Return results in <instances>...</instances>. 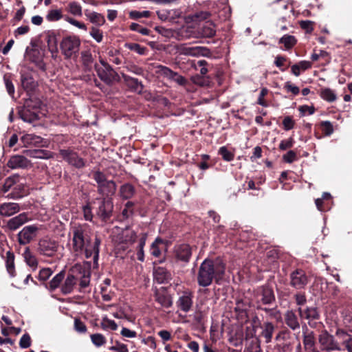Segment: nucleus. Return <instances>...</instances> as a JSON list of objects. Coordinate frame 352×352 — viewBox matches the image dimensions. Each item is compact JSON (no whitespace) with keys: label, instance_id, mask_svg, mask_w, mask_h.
Masks as SVG:
<instances>
[{"label":"nucleus","instance_id":"1","mask_svg":"<svg viewBox=\"0 0 352 352\" xmlns=\"http://www.w3.org/2000/svg\"><path fill=\"white\" fill-rule=\"evenodd\" d=\"M72 251L75 256L81 255L85 252L89 258L93 256L94 263L98 260L101 241L96 237L92 247L89 246L90 238L86 234L81 226H74L72 229Z\"/></svg>","mask_w":352,"mask_h":352},{"label":"nucleus","instance_id":"2","mask_svg":"<svg viewBox=\"0 0 352 352\" xmlns=\"http://www.w3.org/2000/svg\"><path fill=\"white\" fill-rule=\"evenodd\" d=\"M225 264L217 258L215 261L205 259L200 265L197 283L199 286L206 287L212 282L214 278H221L225 273Z\"/></svg>","mask_w":352,"mask_h":352},{"label":"nucleus","instance_id":"3","mask_svg":"<svg viewBox=\"0 0 352 352\" xmlns=\"http://www.w3.org/2000/svg\"><path fill=\"white\" fill-rule=\"evenodd\" d=\"M58 241L48 236H45L39 239L37 251L42 256L53 257L58 252Z\"/></svg>","mask_w":352,"mask_h":352},{"label":"nucleus","instance_id":"4","mask_svg":"<svg viewBox=\"0 0 352 352\" xmlns=\"http://www.w3.org/2000/svg\"><path fill=\"white\" fill-rule=\"evenodd\" d=\"M80 45V41L77 36H69L62 40L60 49L65 57L69 58L78 52Z\"/></svg>","mask_w":352,"mask_h":352},{"label":"nucleus","instance_id":"5","mask_svg":"<svg viewBox=\"0 0 352 352\" xmlns=\"http://www.w3.org/2000/svg\"><path fill=\"white\" fill-rule=\"evenodd\" d=\"M318 342L322 351L330 352L335 350H341L339 344L335 340L333 336L327 331L320 333L318 336Z\"/></svg>","mask_w":352,"mask_h":352},{"label":"nucleus","instance_id":"6","mask_svg":"<svg viewBox=\"0 0 352 352\" xmlns=\"http://www.w3.org/2000/svg\"><path fill=\"white\" fill-rule=\"evenodd\" d=\"M39 230V228L36 225H29L23 228L18 233V241L20 245H27L34 240Z\"/></svg>","mask_w":352,"mask_h":352},{"label":"nucleus","instance_id":"7","mask_svg":"<svg viewBox=\"0 0 352 352\" xmlns=\"http://www.w3.org/2000/svg\"><path fill=\"white\" fill-rule=\"evenodd\" d=\"M177 51L181 55L190 56H205L208 54V50L202 46H191L188 44H180L177 46Z\"/></svg>","mask_w":352,"mask_h":352},{"label":"nucleus","instance_id":"8","mask_svg":"<svg viewBox=\"0 0 352 352\" xmlns=\"http://www.w3.org/2000/svg\"><path fill=\"white\" fill-rule=\"evenodd\" d=\"M97 199L100 201V203L96 210V214L102 221H107L112 215L113 209L112 199L102 197Z\"/></svg>","mask_w":352,"mask_h":352},{"label":"nucleus","instance_id":"9","mask_svg":"<svg viewBox=\"0 0 352 352\" xmlns=\"http://www.w3.org/2000/svg\"><path fill=\"white\" fill-rule=\"evenodd\" d=\"M59 155L69 164L77 168H81L85 166V162L78 154L70 149H60Z\"/></svg>","mask_w":352,"mask_h":352},{"label":"nucleus","instance_id":"10","mask_svg":"<svg viewBox=\"0 0 352 352\" xmlns=\"http://www.w3.org/2000/svg\"><path fill=\"white\" fill-rule=\"evenodd\" d=\"M94 67L98 76L106 84L111 85L113 82L118 80V74L113 69L111 66L100 67L99 65L95 64Z\"/></svg>","mask_w":352,"mask_h":352},{"label":"nucleus","instance_id":"11","mask_svg":"<svg viewBox=\"0 0 352 352\" xmlns=\"http://www.w3.org/2000/svg\"><path fill=\"white\" fill-rule=\"evenodd\" d=\"M191 254V248L188 244L183 243L174 247L173 257L177 262L188 263Z\"/></svg>","mask_w":352,"mask_h":352},{"label":"nucleus","instance_id":"12","mask_svg":"<svg viewBox=\"0 0 352 352\" xmlns=\"http://www.w3.org/2000/svg\"><path fill=\"white\" fill-rule=\"evenodd\" d=\"M303 344L307 351L314 352L316 351V338L314 332L307 328L306 325L302 326Z\"/></svg>","mask_w":352,"mask_h":352},{"label":"nucleus","instance_id":"13","mask_svg":"<svg viewBox=\"0 0 352 352\" xmlns=\"http://www.w3.org/2000/svg\"><path fill=\"white\" fill-rule=\"evenodd\" d=\"M291 285L296 289H302L308 283V279L305 272L301 270H297L290 276Z\"/></svg>","mask_w":352,"mask_h":352},{"label":"nucleus","instance_id":"14","mask_svg":"<svg viewBox=\"0 0 352 352\" xmlns=\"http://www.w3.org/2000/svg\"><path fill=\"white\" fill-rule=\"evenodd\" d=\"M31 162L25 156L15 155L12 156L7 162V166L12 169L25 168L30 166Z\"/></svg>","mask_w":352,"mask_h":352},{"label":"nucleus","instance_id":"15","mask_svg":"<svg viewBox=\"0 0 352 352\" xmlns=\"http://www.w3.org/2000/svg\"><path fill=\"white\" fill-rule=\"evenodd\" d=\"M158 18L163 21L175 22V21L179 18L182 12L177 9L166 10L162 9L157 12Z\"/></svg>","mask_w":352,"mask_h":352},{"label":"nucleus","instance_id":"16","mask_svg":"<svg viewBox=\"0 0 352 352\" xmlns=\"http://www.w3.org/2000/svg\"><path fill=\"white\" fill-rule=\"evenodd\" d=\"M298 311L302 318L309 320V324L311 327H314V323H312V320H317L320 317L316 307H307L305 309L299 307Z\"/></svg>","mask_w":352,"mask_h":352},{"label":"nucleus","instance_id":"17","mask_svg":"<svg viewBox=\"0 0 352 352\" xmlns=\"http://www.w3.org/2000/svg\"><path fill=\"white\" fill-rule=\"evenodd\" d=\"M177 307L184 312H188L192 305V293L188 291L184 292L177 301Z\"/></svg>","mask_w":352,"mask_h":352},{"label":"nucleus","instance_id":"18","mask_svg":"<svg viewBox=\"0 0 352 352\" xmlns=\"http://www.w3.org/2000/svg\"><path fill=\"white\" fill-rule=\"evenodd\" d=\"M116 191V184L113 180H107L98 187V192L105 198H111Z\"/></svg>","mask_w":352,"mask_h":352},{"label":"nucleus","instance_id":"19","mask_svg":"<svg viewBox=\"0 0 352 352\" xmlns=\"http://www.w3.org/2000/svg\"><path fill=\"white\" fill-rule=\"evenodd\" d=\"M29 220L30 219L28 217V214L23 212L10 219L8 221L7 226L10 230H15L29 221Z\"/></svg>","mask_w":352,"mask_h":352},{"label":"nucleus","instance_id":"20","mask_svg":"<svg viewBox=\"0 0 352 352\" xmlns=\"http://www.w3.org/2000/svg\"><path fill=\"white\" fill-rule=\"evenodd\" d=\"M26 193L27 190L24 179L19 177V182L15 184L12 192L8 194L7 197L10 199H17L23 197Z\"/></svg>","mask_w":352,"mask_h":352},{"label":"nucleus","instance_id":"21","mask_svg":"<svg viewBox=\"0 0 352 352\" xmlns=\"http://www.w3.org/2000/svg\"><path fill=\"white\" fill-rule=\"evenodd\" d=\"M19 117L25 122L32 123L38 119V115L36 111H32L28 102L26 105L19 111Z\"/></svg>","mask_w":352,"mask_h":352},{"label":"nucleus","instance_id":"22","mask_svg":"<svg viewBox=\"0 0 352 352\" xmlns=\"http://www.w3.org/2000/svg\"><path fill=\"white\" fill-rule=\"evenodd\" d=\"M20 206L16 203H4L0 205V215L10 217L20 211Z\"/></svg>","mask_w":352,"mask_h":352},{"label":"nucleus","instance_id":"23","mask_svg":"<svg viewBox=\"0 0 352 352\" xmlns=\"http://www.w3.org/2000/svg\"><path fill=\"white\" fill-rule=\"evenodd\" d=\"M45 39L52 57L54 59L56 58L58 54V41L56 34L54 32H49L46 34Z\"/></svg>","mask_w":352,"mask_h":352},{"label":"nucleus","instance_id":"24","mask_svg":"<svg viewBox=\"0 0 352 352\" xmlns=\"http://www.w3.org/2000/svg\"><path fill=\"white\" fill-rule=\"evenodd\" d=\"M258 298L263 304H271L275 300L274 292L272 289L268 286L261 287Z\"/></svg>","mask_w":352,"mask_h":352},{"label":"nucleus","instance_id":"25","mask_svg":"<svg viewBox=\"0 0 352 352\" xmlns=\"http://www.w3.org/2000/svg\"><path fill=\"white\" fill-rule=\"evenodd\" d=\"M285 321L287 325L292 330L300 329L298 316L292 310H288L285 314Z\"/></svg>","mask_w":352,"mask_h":352},{"label":"nucleus","instance_id":"26","mask_svg":"<svg viewBox=\"0 0 352 352\" xmlns=\"http://www.w3.org/2000/svg\"><path fill=\"white\" fill-rule=\"evenodd\" d=\"M85 15L87 19L96 26H101L105 23L104 16L96 12L86 10L85 11Z\"/></svg>","mask_w":352,"mask_h":352},{"label":"nucleus","instance_id":"27","mask_svg":"<svg viewBox=\"0 0 352 352\" xmlns=\"http://www.w3.org/2000/svg\"><path fill=\"white\" fill-rule=\"evenodd\" d=\"M77 278L72 274H69L61 286V292L64 294H70L76 284Z\"/></svg>","mask_w":352,"mask_h":352},{"label":"nucleus","instance_id":"28","mask_svg":"<svg viewBox=\"0 0 352 352\" xmlns=\"http://www.w3.org/2000/svg\"><path fill=\"white\" fill-rule=\"evenodd\" d=\"M24 146H40L42 144L43 138L34 134H25L21 138Z\"/></svg>","mask_w":352,"mask_h":352},{"label":"nucleus","instance_id":"29","mask_svg":"<svg viewBox=\"0 0 352 352\" xmlns=\"http://www.w3.org/2000/svg\"><path fill=\"white\" fill-rule=\"evenodd\" d=\"M23 153L31 158L36 159H49L51 157V154L49 151L42 149H33L25 150Z\"/></svg>","mask_w":352,"mask_h":352},{"label":"nucleus","instance_id":"30","mask_svg":"<svg viewBox=\"0 0 352 352\" xmlns=\"http://www.w3.org/2000/svg\"><path fill=\"white\" fill-rule=\"evenodd\" d=\"M135 190L133 186L126 183L121 186L120 188V195L123 199H131L135 194Z\"/></svg>","mask_w":352,"mask_h":352},{"label":"nucleus","instance_id":"31","mask_svg":"<svg viewBox=\"0 0 352 352\" xmlns=\"http://www.w3.org/2000/svg\"><path fill=\"white\" fill-rule=\"evenodd\" d=\"M81 59L85 67V70L87 72H91L94 64V58L92 57L91 54L88 51H84L81 52Z\"/></svg>","mask_w":352,"mask_h":352},{"label":"nucleus","instance_id":"32","mask_svg":"<svg viewBox=\"0 0 352 352\" xmlns=\"http://www.w3.org/2000/svg\"><path fill=\"white\" fill-rule=\"evenodd\" d=\"M154 277L159 283H164L170 278V274L165 269L158 267L154 272Z\"/></svg>","mask_w":352,"mask_h":352},{"label":"nucleus","instance_id":"33","mask_svg":"<svg viewBox=\"0 0 352 352\" xmlns=\"http://www.w3.org/2000/svg\"><path fill=\"white\" fill-rule=\"evenodd\" d=\"M274 331V326L270 322H265L263 326L262 336L265 338V342L269 343L272 340V335Z\"/></svg>","mask_w":352,"mask_h":352},{"label":"nucleus","instance_id":"34","mask_svg":"<svg viewBox=\"0 0 352 352\" xmlns=\"http://www.w3.org/2000/svg\"><path fill=\"white\" fill-rule=\"evenodd\" d=\"M124 81L135 91L141 92L143 89L142 84L138 79L123 75Z\"/></svg>","mask_w":352,"mask_h":352},{"label":"nucleus","instance_id":"35","mask_svg":"<svg viewBox=\"0 0 352 352\" xmlns=\"http://www.w3.org/2000/svg\"><path fill=\"white\" fill-rule=\"evenodd\" d=\"M21 81L23 88L28 91H32L36 87L34 79L29 75L21 74Z\"/></svg>","mask_w":352,"mask_h":352},{"label":"nucleus","instance_id":"36","mask_svg":"<svg viewBox=\"0 0 352 352\" xmlns=\"http://www.w3.org/2000/svg\"><path fill=\"white\" fill-rule=\"evenodd\" d=\"M214 25L211 22H206L200 31V33L203 37H212L215 34Z\"/></svg>","mask_w":352,"mask_h":352},{"label":"nucleus","instance_id":"37","mask_svg":"<svg viewBox=\"0 0 352 352\" xmlns=\"http://www.w3.org/2000/svg\"><path fill=\"white\" fill-rule=\"evenodd\" d=\"M18 182H19V176L18 175H14L9 177L5 181L1 190L3 193L8 192L10 189L13 188L15 184H16Z\"/></svg>","mask_w":352,"mask_h":352},{"label":"nucleus","instance_id":"38","mask_svg":"<svg viewBox=\"0 0 352 352\" xmlns=\"http://www.w3.org/2000/svg\"><path fill=\"white\" fill-rule=\"evenodd\" d=\"M18 182H19V176L18 175H14L9 177L5 181L1 190L3 193L8 192L10 189L13 188L15 184H16Z\"/></svg>","mask_w":352,"mask_h":352},{"label":"nucleus","instance_id":"39","mask_svg":"<svg viewBox=\"0 0 352 352\" xmlns=\"http://www.w3.org/2000/svg\"><path fill=\"white\" fill-rule=\"evenodd\" d=\"M18 182H19V176L18 175H14L9 177L5 181L1 190L3 193L8 192L10 189L13 188L15 184H16Z\"/></svg>","mask_w":352,"mask_h":352},{"label":"nucleus","instance_id":"40","mask_svg":"<svg viewBox=\"0 0 352 352\" xmlns=\"http://www.w3.org/2000/svg\"><path fill=\"white\" fill-rule=\"evenodd\" d=\"M155 300L164 307H170L173 304L170 298L168 295L159 292L155 293Z\"/></svg>","mask_w":352,"mask_h":352},{"label":"nucleus","instance_id":"41","mask_svg":"<svg viewBox=\"0 0 352 352\" xmlns=\"http://www.w3.org/2000/svg\"><path fill=\"white\" fill-rule=\"evenodd\" d=\"M260 325L259 320L257 316L253 318L251 324L246 327L245 337L253 338L256 335V329Z\"/></svg>","mask_w":352,"mask_h":352},{"label":"nucleus","instance_id":"42","mask_svg":"<svg viewBox=\"0 0 352 352\" xmlns=\"http://www.w3.org/2000/svg\"><path fill=\"white\" fill-rule=\"evenodd\" d=\"M67 10L68 12L74 16H81L82 14V7L76 1H72L69 3L67 7Z\"/></svg>","mask_w":352,"mask_h":352},{"label":"nucleus","instance_id":"43","mask_svg":"<svg viewBox=\"0 0 352 352\" xmlns=\"http://www.w3.org/2000/svg\"><path fill=\"white\" fill-rule=\"evenodd\" d=\"M164 241L160 238H157L151 244L150 248V253L152 256L158 258L161 255V250L160 245L163 244Z\"/></svg>","mask_w":352,"mask_h":352},{"label":"nucleus","instance_id":"44","mask_svg":"<svg viewBox=\"0 0 352 352\" xmlns=\"http://www.w3.org/2000/svg\"><path fill=\"white\" fill-rule=\"evenodd\" d=\"M65 277V272L63 270L58 273L50 282V287L54 290L60 286V283Z\"/></svg>","mask_w":352,"mask_h":352},{"label":"nucleus","instance_id":"45","mask_svg":"<svg viewBox=\"0 0 352 352\" xmlns=\"http://www.w3.org/2000/svg\"><path fill=\"white\" fill-rule=\"evenodd\" d=\"M23 256L27 264L31 267H36L38 262L34 256L30 252V248L27 247L23 253Z\"/></svg>","mask_w":352,"mask_h":352},{"label":"nucleus","instance_id":"46","mask_svg":"<svg viewBox=\"0 0 352 352\" xmlns=\"http://www.w3.org/2000/svg\"><path fill=\"white\" fill-rule=\"evenodd\" d=\"M219 155H220L223 160L226 162H230L233 160L234 157V153L230 151L228 148L225 146H221L218 151Z\"/></svg>","mask_w":352,"mask_h":352},{"label":"nucleus","instance_id":"47","mask_svg":"<svg viewBox=\"0 0 352 352\" xmlns=\"http://www.w3.org/2000/svg\"><path fill=\"white\" fill-rule=\"evenodd\" d=\"M320 96L328 102H333L336 100V95L335 92L329 88L322 89Z\"/></svg>","mask_w":352,"mask_h":352},{"label":"nucleus","instance_id":"48","mask_svg":"<svg viewBox=\"0 0 352 352\" xmlns=\"http://www.w3.org/2000/svg\"><path fill=\"white\" fill-rule=\"evenodd\" d=\"M63 17L62 12L60 10H50L47 15L46 19L48 21H56Z\"/></svg>","mask_w":352,"mask_h":352},{"label":"nucleus","instance_id":"49","mask_svg":"<svg viewBox=\"0 0 352 352\" xmlns=\"http://www.w3.org/2000/svg\"><path fill=\"white\" fill-rule=\"evenodd\" d=\"M280 43L284 44L287 49H289L296 43V39L294 36L285 35L280 39Z\"/></svg>","mask_w":352,"mask_h":352},{"label":"nucleus","instance_id":"50","mask_svg":"<svg viewBox=\"0 0 352 352\" xmlns=\"http://www.w3.org/2000/svg\"><path fill=\"white\" fill-rule=\"evenodd\" d=\"M125 47L129 50L137 52L140 55L144 54L146 51V47H142L140 45L135 43H126Z\"/></svg>","mask_w":352,"mask_h":352},{"label":"nucleus","instance_id":"51","mask_svg":"<svg viewBox=\"0 0 352 352\" xmlns=\"http://www.w3.org/2000/svg\"><path fill=\"white\" fill-rule=\"evenodd\" d=\"M89 34L98 43H101L103 39V33L97 27H91Z\"/></svg>","mask_w":352,"mask_h":352},{"label":"nucleus","instance_id":"52","mask_svg":"<svg viewBox=\"0 0 352 352\" xmlns=\"http://www.w3.org/2000/svg\"><path fill=\"white\" fill-rule=\"evenodd\" d=\"M3 80H4L5 86H6L8 94L12 98H14L15 89H14V86L12 80H10L9 76L4 75Z\"/></svg>","mask_w":352,"mask_h":352},{"label":"nucleus","instance_id":"53","mask_svg":"<svg viewBox=\"0 0 352 352\" xmlns=\"http://www.w3.org/2000/svg\"><path fill=\"white\" fill-rule=\"evenodd\" d=\"M191 80L193 83L201 87H207L210 83L208 77H204L199 75L192 76Z\"/></svg>","mask_w":352,"mask_h":352},{"label":"nucleus","instance_id":"54","mask_svg":"<svg viewBox=\"0 0 352 352\" xmlns=\"http://www.w3.org/2000/svg\"><path fill=\"white\" fill-rule=\"evenodd\" d=\"M135 204L132 201H128L125 204V207L122 211V216L123 219H128L133 214V206Z\"/></svg>","mask_w":352,"mask_h":352},{"label":"nucleus","instance_id":"55","mask_svg":"<svg viewBox=\"0 0 352 352\" xmlns=\"http://www.w3.org/2000/svg\"><path fill=\"white\" fill-rule=\"evenodd\" d=\"M91 340L93 344L97 347L102 346L106 342L104 336L100 333L91 335Z\"/></svg>","mask_w":352,"mask_h":352},{"label":"nucleus","instance_id":"56","mask_svg":"<svg viewBox=\"0 0 352 352\" xmlns=\"http://www.w3.org/2000/svg\"><path fill=\"white\" fill-rule=\"evenodd\" d=\"M340 335L342 337V343L348 352H352V337L344 332H342Z\"/></svg>","mask_w":352,"mask_h":352},{"label":"nucleus","instance_id":"57","mask_svg":"<svg viewBox=\"0 0 352 352\" xmlns=\"http://www.w3.org/2000/svg\"><path fill=\"white\" fill-rule=\"evenodd\" d=\"M101 325L103 329H111V330H116L118 325L114 320H110L107 317L102 318Z\"/></svg>","mask_w":352,"mask_h":352},{"label":"nucleus","instance_id":"58","mask_svg":"<svg viewBox=\"0 0 352 352\" xmlns=\"http://www.w3.org/2000/svg\"><path fill=\"white\" fill-rule=\"evenodd\" d=\"M151 15V12L148 10L144 11H137L133 10L129 13V16L131 19H138L140 18H148Z\"/></svg>","mask_w":352,"mask_h":352},{"label":"nucleus","instance_id":"59","mask_svg":"<svg viewBox=\"0 0 352 352\" xmlns=\"http://www.w3.org/2000/svg\"><path fill=\"white\" fill-rule=\"evenodd\" d=\"M159 72L162 76L166 78L168 80H171L173 76H174L175 72H173L167 67L160 65L159 67Z\"/></svg>","mask_w":352,"mask_h":352},{"label":"nucleus","instance_id":"60","mask_svg":"<svg viewBox=\"0 0 352 352\" xmlns=\"http://www.w3.org/2000/svg\"><path fill=\"white\" fill-rule=\"evenodd\" d=\"M65 20L69 24L73 25L74 26L79 29L83 30L84 31H87V26L84 23L78 21L73 18H71L69 16H65Z\"/></svg>","mask_w":352,"mask_h":352},{"label":"nucleus","instance_id":"61","mask_svg":"<svg viewBox=\"0 0 352 352\" xmlns=\"http://www.w3.org/2000/svg\"><path fill=\"white\" fill-rule=\"evenodd\" d=\"M93 178L96 182L98 187L107 181L104 174L100 171H95L93 173Z\"/></svg>","mask_w":352,"mask_h":352},{"label":"nucleus","instance_id":"62","mask_svg":"<svg viewBox=\"0 0 352 352\" xmlns=\"http://www.w3.org/2000/svg\"><path fill=\"white\" fill-rule=\"evenodd\" d=\"M268 94V89L265 87L261 89L258 100L257 103L264 107H268L267 102L264 100V97Z\"/></svg>","mask_w":352,"mask_h":352},{"label":"nucleus","instance_id":"63","mask_svg":"<svg viewBox=\"0 0 352 352\" xmlns=\"http://www.w3.org/2000/svg\"><path fill=\"white\" fill-rule=\"evenodd\" d=\"M6 267L8 273L11 276H14V256L10 254V252H8V259L6 261Z\"/></svg>","mask_w":352,"mask_h":352},{"label":"nucleus","instance_id":"64","mask_svg":"<svg viewBox=\"0 0 352 352\" xmlns=\"http://www.w3.org/2000/svg\"><path fill=\"white\" fill-rule=\"evenodd\" d=\"M31 345V338L29 334L25 333L22 336L19 341V346L22 349H27Z\"/></svg>","mask_w":352,"mask_h":352}]
</instances>
